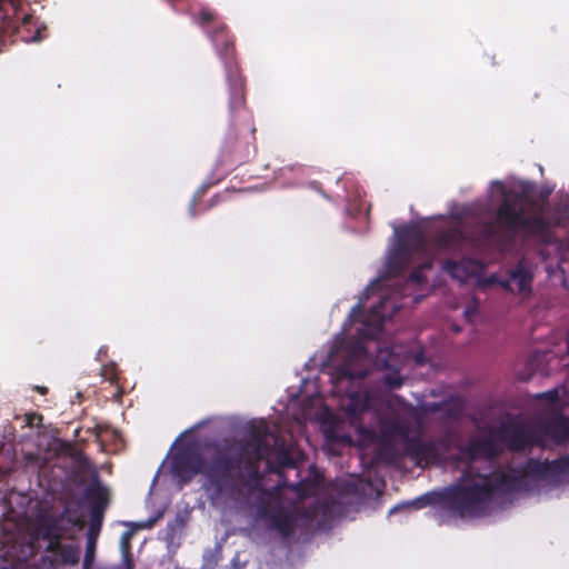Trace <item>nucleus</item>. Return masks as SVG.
Wrapping results in <instances>:
<instances>
[{"label":"nucleus","mask_w":569,"mask_h":569,"mask_svg":"<svg viewBox=\"0 0 569 569\" xmlns=\"http://www.w3.org/2000/svg\"><path fill=\"white\" fill-rule=\"evenodd\" d=\"M527 482L528 476L519 471L493 473L490 478L482 475L466 476L459 487L453 489L455 508L461 516L476 515L480 505L493 493L518 491Z\"/></svg>","instance_id":"f257e3e1"},{"label":"nucleus","mask_w":569,"mask_h":569,"mask_svg":"<svg viewBox=\"0 0 569 569\" xmlns=\"http://www.w3.org/2000/svg\"><path fill=\"white\" fill-rule=\"evenodd\" d=\"M192 19L206 30L219 57L223 60L226 70L234 71L238 69L234 37L230 33L227 24L219 20L218 12L212 8L203 6Z\"/></svg>","instance_id":"f03ea898"},{"label":"nucleus","mask_w":569,"mask_h":569,"mask_svg":"<svg viewBox=\"0 0 569 569\" xmlns=\"http://www.w3.org/2000/svg\"><path fill=\"white\" fill-rule=\"evenodd\" d=\"M498 218L501 222L510 227L523 226L531 231H538L542 224L539 218L527 219L525 217L522 207L518 209L516 206H511L509 200L500 207Z\"/></svg>","instance_id":"7ed1b4c3"},{"label":"nucleus","mask_w":569,"mask_h":569,"mask_svg":"<svg viewBox=\"0 0 569 569\" xmlns=\"http://www.w3.org/2000/svg\"><path fill=\"white\" fill-rule=\"evenodd\" d=\"M531 274L523 268H518L510 273L503 286L513 293L528 295L530 292Z\"/></svg>","instance_id":"20e7f679"},{"label":"nucleus","mask_w":569,"mask_h":569,"mask_svg":"<svg viewBox=\"0 0 569 569\" xmlns=\"http://www.w3.org/2000/svg\"><path fill=\"white\" fill-rule=\"evenodd\" d=\"M443 270L451 276L452 279L458 281H466L469 277L476 273L477 266L473 261H463L461 263L447 262Z\"/></svg>","instance_id":"39448f33"},{"label":"nucleus","mask_w":569,"mask_h":569,"mask_svg":"<svg viewBox=\"0 0 569 569\" xmlns=\"http://www.w3.org/2000/svg\"><path fill=\"white\" fill-rule=\"evenodd\" d=\"M61 560L64 563L74 565L79 560V549L73 546H64L61 549Z\"/></svg>","instance_id":"423d86ee"},{"label":"nucleus","mask_w":569,"mask_h":569,"mask_svg":"<svg viewBox=\"0 0 569 569\" xmlns=\"http://www.w3.org/2000/svg\"><path fill=\"white\" fill-rule=\"evenodd\" d=\"M47 27H37L33 36L30 37L32 41H41L46 38Z\"/></svg>","instance_id":"0eeeda50"},{"label":"nucleus","mask_w":569,"mask_h":569,"mask_svg":"<svg viewBox=\"0 0 569 569\" xmlns=\"http://www.w3.org/2000/svg\"><path fill=\"white\" fill-rule=\"evenodd\" d=\"M429 268V264H423L419 270H417L413 276H412V280L417 281V282H422L425 280V277H423V271L425 269Z\"/></svg>","instance_id":"6e6552de"},{"label":"nucleus","mask_w":569,"mask_h":569,"mask_svg":"<svg viewBox=\"0 0 569 569\" xmlns=\"http://www.w3.org/2000/svg\"><path fill=\"white\" fill-rule=\"evenodd\" d=\"M540 398H547L549 399L550 401H556L558 398H559V389H555V390H551V391H548L546 393H542L539 396Z\"/></svg>","instance_id":"1a4fd4ad"},{"label":"nucleus","mask_w":569,"mask_h":569,"mask_svg":"<svg viewBox=\"0 0 569 569\" xmlns=\"http://www.w3.org/2000/svg\"><path fill=\"white\" fill-rule=\"evenodd\" d=\"M379 362H381L386 367H395L397 365L396 361H393V360H391L389 358L383 357L382 352H380Z\"/></svg>","instance_id":"9d476101"},{"label":"nucleus","mask_w":569,"mask_h":569,"mask_svg":"<svg viewBox=\"0 0 569 569\" xmlns=\"http://www.w3.org/2000/svg\"><path fill=\"white\" fill-rule=\"evenodd\" d=\"M192 470H193V473H198V472H201V463L198 462V461H193L190 463Z\"/></svg>","instance_id":"9b49d317"},{"label":"nucleus","mask_w":569,"mask_h":569,"mask_svg":"<svg viewBox=\"0 0 569 569\" xmlns=\"http://www.w3.org/2000/svg\"><path fill=\"white\" fill-rule=\"evenodd\" d=\"M36 419H37V420H41V418H40V417H38V416H36V415H28V416H27V420H28V423H29V425H33Z\"/></svg>","instance_id":"f8f14e48"},{"label":"nucleus","mask_w":569,"mask_h":569,"mask_svg":"<svg viewBox=\"0 0 569 569\" xmlns=\"http://www.w3.org/2000/svg\"><path fill=\"white\" fill-rule=\"evenodd\" d=\"M31 20H32V17L27 14V16L23 17L22 22H23L24 26H28V24L31 23Z\"/></svg>","instance_id":"ddd939ff"},{"label":"nucleus","mask_w":569,"mask_h":569,"mask_svg":"<svg viewBox=\"0 0 569 569\" xmlns=\"http://www.w3.org/2000/svg\"><path fill=\"white\" fill-rule=\"evenodd\" d=\"M563 423L566 427V432L561 436V438H565L566 436L569 435V420H566Z\"/></svg>","instance_id":"4468645a"},{"label":"nucleus","mask_w":569,"mask_h":569,"mask_svg":"<svg viewBox=\"0 0 569 569\" xmlns=\"http://www.w3.org/2000/svg\"><path fill=\"white\" fill-rule=\"evenodd\" d=\"M375 316H376L379 320H382V319L385 318V316H383L380 311H378V310H376V311H375Z\"/></svg>","instance_id":"2eb2a0df"},{"label":"nucleus","mask_w":569,"mask_h":569,"mask_svg":"<svg viewBox=\"0 0 569 569\" xmlns=\"http://www.w3.org/2000/svg\"><path fill=\"white\" fill-rule=\"evenodd\" d=\"M495 188H498L500 192H502V186L500 183L495 184Z\"/></svg>","instance_id":"dca6fc26"},{"label":"nucleus","mask_w":569,"mask_h":569,"mask_svg":"<svg viewBox=\"0 0 569 569\" xmlns=\"http://www.w3.org/2000/svg\"><path fill=\"white\" fill-rule=\"evenodd\" d=\"M418 503H419V501H415V502L409 503V506H416Z\"/></svg>","instance_id":"f3484780"},{"label":"nucleus","mask_w":569,"mask_h":569,"mask_svg":"<svg viewBox=\"0 0 569 569\" xmlns=\"http://www.w3.org/2000/svg\"><path fill=\"white\" fill-rule=\"evenodd\" d=\"M39 390L43 393L46 391L44 388H39Z\"/></svg>","instance_id":"a211bd4d"},{"label":"nucleus","mask_w":569,"mask_h":569,"mask_svg":"<svg viewBox=\"0 0 569 569\" xmlns=\"http://www.w3.org/2000/svg\"><path fill=\"white\" fill-rule=\"evenodd\" d=\"M127 569H130V567L128 566Z\"/></svg>","instance_id":"6ab92c4d"}]
</instances>
